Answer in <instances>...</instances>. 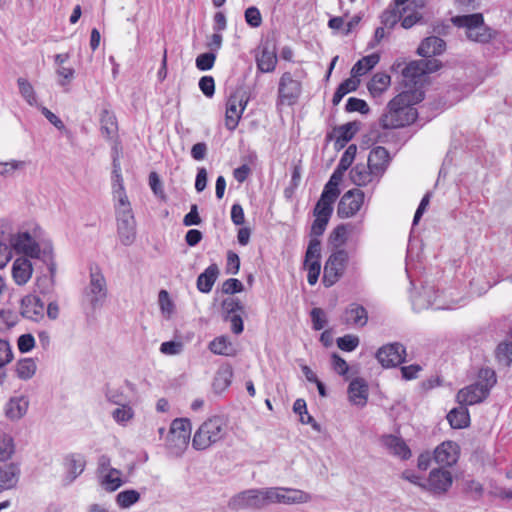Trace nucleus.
Returning a JSON list of instances; mask_svg holds the SVG:
<instances>
[{
	"label": "nucleus",
	"mask_w": 512,
	"mask_h": 512,
	"mask_svg": "<svg viewBox=\"0 0 512 512\" xmlns=\"http://www.w3.org/2000/svg\"><path fill=\"white\" fill-rule=\"evenodd\" d=\"M425 93L421 88L406 89L395 96L387 105V112L379 119L382 129H395L408 126L418 117L414 107L424 99Z\"/></svg>",
	"instance_id": "obj_1"
},
{
	"label": "nucleus",
	"mask_w": 512,
	"mask_h": 512,
	"mask_svg": "<svg viewBox=\"0 0 512 512\" xmlns=\"http://www.w3.org/2000/svg\"><path fill=\"white\" fill-rule=\"evenodd\" d=\"M226 434V421L221 416H213L204 421L196 430L192 447L201 451L222 440Z\"/></svg>",
	"instance_id": "obj_2"
},
{
	"label": "nucleus",
	"mask_w": 512,
	"mask_h": 512,
	"mask_svg": "<svg viewBox=\"0 0 512 512\" xmlns=\"http://www.w3.org/2000/svg\"><path fill=\"white\" fill-rule=\"evenodd\" d=\"M8 245L10 246L11 253L14 251L17 254H22L26 258L44 260L43 252L50 250L54 254L53 245L51 242L40 244L30 235L29 232H19L17 234H9L5 237Z\"/></svg>",
	"instance_id": "obj_3"
},
{
	"label": "nucleus",
	"mask_w": 512,
	"mask_h": 512,
	"mask_svg": "<svg viewBox=\"0 0 512 512\" xmlns=\"http://www.w3.org/2000/svg\"><path fill=\"white\" fill-rule=\"evenodd\" d=\"M267 488L247 489L232 496L228 501V507L233 511L244 509H261L269 504L266 498Z\"/></svg>",
	"instance_id": "obj_4"
},
{
	"label": "nucleus",
	"mask_w": 512,
	"mask_h": 512,
	"mask_svg": "<svg viewBox=\"0 0 512 512\" xmlns=\"http://www.w3.org/2000/svg\"><path fill=\"white\" fill-rule=\"evenodd\" d=\"M442 63L437 59H420L410 61L402 70L405 86L413 85L409 89L417 88L416 85L421 81V77L438 71Z\"/></svg>",
	"instance_id": "obj_5"
},
{
	"label": "nucleus",
	"mask_w": 512,
	"mask_h": 512,
	"mask_svg": "<svg viewBox=\"0 0 512 512\" xmlns=\"http://www.w3.org/2000/svg\"><path fill=\"white\" fill-rule=\"evenodd\" d=\"M349 256L346 250L339 249L328 257L324 265L322 283L329 288L343 276Z\"/></svg>",
	"instance_id": "obj_6"
},
{
	"label": "nucleus",
	"mask_w": 512,
	"mask_h": 512,
	"mask_svg": "<svg viewBox=\"0 0 512 512\" xmlns=\"http://www.w3.org/2000/svg\"><path fill=\"white\" fill-rule=\"evenodd\" d=\"M107 284L101 270L96 267L90 270L89 286L85 289V296L93 310L103 306L107 298Z\"/></svg>",
	"instance_id": "obj_7"
},
{
	"label": "nucleus",
	"mask_w": 512,
	"mask_h": 512,
	"mask_svg": "<svg viewBox=\"0 0 512 512\" xmlns=\"http://www.w3.org/2000/svg\"><path fill=\"white\" fill-rule=\"evenodd\" d=\"M302 93V84L293 78L290 72H284L278 84L277 106H292L297 103Z\"/></svg>",
	"instance_id": "obj_8"
},
{
	"label": "nucleus",
	"mask_w": 512,
	"mask_h": 512,
	"mask_svg": "<svg viewBox=\"0 0 512 512\" xmlns=\"http://www.w3.org/2000/svg\"><path fill=\"white\" fill-rule=\"evenodd\" d=\"M266 498L270 503L301 504L311 500V495L303 490L285 487L267 488Z\"/></svg>",
	"instance_id": "obj_9"
},
{
	"label": "nucleus",
	"mask_w": 512,
	"mask_h": 512,
	"mask_svg": "<svg viewBox=\"0 0 512 512\" xmlns=\"http://www.w3.org/2000/svg\"><path fill=\"white\" fill-rule=\"evenodd\" d=\"M406 347L400 342L381 346L375 357L383 368H394L406 361Z\"/></svg>",
	"instance_id": "obj_10"
},
{
	"label": "nucleus",
	"mask_w": 512,
	"mask_h": 512,
	"mask_svg": "<svg viewBox=\"0 0 512 512\" xmlns=\"http://www.w3.org/2000/svg\"><path fill=\"white\" fill-rule=\"evenodd\" d=\"M321 241L320 239H310L304 259V268L307 270V281L310 285H315L321 272Z\"/></svg>",
	"instance_id": "obj_11"
},
{
	"label": "nucleus",
	"mask_w": 512,
	"mask_h": 512,
	"mask_svg": "<svg viewBox=\"0 0 512 512\" xmlns=\"http://www.w3.org/2000/svg\"><path fill=\"white\" fill-rule=\"evenodd\" d=\"M248 103V98L244 99V93L237 90L233 92L226 103L225 126L229 131H233L238 126L242 113Z\"/></svg>",
	"instance_id": "obj_12"
},
{
	"label": "nucleus",
	"mask_w": 512,
	"mask_h": 512,
	"mask_svg": "<svg viewBox=\"0 0 512 512\" xmlns=\"http://www.w3.org/2000/svg\"><path fill=\"white\" fill-rule=\"evenodd\" d=\"M192 431V424L188 418H176L170 426V445L178 452H183L189 444Z\"/></svg>",
	"instance_id": "obj_13"
},
{
	"label": "nucleus",
	"mask_w": 512,
	"mask_h": 512,
	"mask_svg": "<svg viewBox=\"0 0 512 512\" xmlns=\"http://www.w3.org/2000/svg\"><path fill=\"white\" fill-rule=\"evenodd\" d=\"M364 197V192L357 188L345 192L338 203V217L345 219L354 216L361 209Z\"/></svg>",
	"instance_id": "obj_14"
},
{
	"label": "nucleus",
	"mask_w": 512,
	"mask_h": 512,
	"mask_svg": "<svg viewBox=\"0 0 512 512\" xmlns=\"http://www.w3.org/2000/svg\"><path fill=\"white\" fill-rule=\"evenodd\" d=\"M117 234L124 246H130L136 239V220L132 211H117Z\"/></svg>",
	"instance_id": "obj_15"
},
{
	"label": "nucleus",
	"mask_w": 512,
	"mask_h": 512,
	"mask_svg": "<svg viewBox=\"0 0 512 512\" xmlns=\"http://www.w3.org/2000/svg\"><path fill=\"white\" fill-rule=\"evenodd\" d=\"M43 254L44 260L42 262L47 266L49 275L38 277L36 286L40 294L48 296L54 291L57 264L55 261V255L51 254L50 250L44 251Z\"/></svg>",
	"instance_id": "obj_16"
},
{
	"label": "nucleus",
	"mask_w": 512,
	"mask_h": 512,
	"mask_svg": "<svg viewBox=\"0 0 512 512\" xmlns=\"http://www.w3.org/2000/svg\"><path fill=\"white\" fill-rule=\"evenodd\" d=\"M360 128V121H351L343 125L336 126L332 132L327 133L326 141L329 142L335 140V148L340 150L354 138L355 134L360 130Z\"/></svg>",
	"instance_id": "obj_17"
},
{
	"label": "nucleus",
	"mask_w": 512,
	"mask_h": 512,
	"mask_svg": "<svg viewBox=\"0 0 512 512\" xmlns=\"http://www.w3.org/2000/svg\"><path fill=\"white\" fill-rule=\"evenodd\" d=\"M20 313L28 320L39 322L45 315V303L36 294L25 295L20 302Z\"/></svg>",
	"instance_id": "obj_18"
},
{
	"label": "nucleus",
	"mask_w": 512,
	"mask_h": 512,
	"mask_svg": "<svg viewBox=\"0 0 512 512\" xmlns=\"http://www.w3.org/2000/svg\"><path fill=\"white\" fill-rule=\"evenodd\" d=\"M490 392L487 388H482L480 383H473L460 389L456 395V401L462 406H472L483 402Z\"/></svg>",
	"instance_id": "obj_19"
},
{
	"label": "nucleus",
	"mask_w": 512,
	"mask_h": 512,
	"mask_svg": "<svg viewBox=\"0 0 512 512\" xmlns=\"http://www.w3.org/2000/svg\"><path fill=\"white\" fill-rule=\"evenodd\" d=\"M21 475L19 462H0V493L17 486Z\"/></svg>",
	"instance_id": "obj_20"
},
{
	"label": "nucleus",
	"mask_w": 512,
	"mask_h": 512,
	"mask_svg": "<svg viewBox=\"0 0 512 512\" xmlns=\"http://www.w3.org/2000/svg\"><path fill=\"white\" fill-rule=\"evenodd\" d=\"M452 482L453 479L450 471L442 468L432 469L428 477L426 489L434 494H443L448 491Z\"/></svg>",
	"instance_id": "obj_21"
},
{
	"label": "nucleus",
	"mask_w": 512,
	"mask_h": 512,
	"mask_svg": "<svg viewBox=\"0 0 512 512\" xmlns=\"http://www.w3.org/2000/svg\"><path fill=\"white\" fill-rule=\"evenodd\" d=\"M257 69L262 73H270L275 70L277 64L276 46L269 40L261 45V53L256 57Z\"/></svg>",
	"instance_id": "obj_22"
},
{
	"label": "nucleus",
	"mask_w": 512,
	"mask_h": 512,
	"mask_svg": "<svg viewBox=\"0 0 512 512\" xmlns=\"http://www.w3.org/2000/svg\"><path fill=\"white\" fill-rule=\"evenodd\" d=\"M459 445L453 441H445L434 450L433 458L441 465L452 466L458 460Z\"/></svg>",
	"instance_id": "obj_23"
},
{
	"label": "nucleus",
	"mask_w": 512,
	"mask_h": 512,
	"mask_svg": "<svg viewBox=\"0 0 512 512\" xmlns=\"http://www.w3.org/2000/svg\"><path fill=\"white\" fill-rule=\"evenodd\" d=\"M382 445L387 448L391 454L402 460H408L412 453L405 441L396 435L386 434L381 437Z\"/></svg>",
	"instance_id": "obj_24"
},
{
	"label": "nucleus",
	"mask_w": 512,
	"mask_h": 512,
	"mask_svg": "<svg viewBox=\"0 0 512 512\" xmlns=\"http://www.w3.org/2000/svg\"><path fill=\"white\" fill-rule=\"evenodd\" d=\"M446 48L445 41L437 36L425 38L417 48V54L425 59H435L434 56L440 55Z\"/></svg>",
	"instance_id": "obj_25"
},
{
	"label": "nucleus",
	"mask_w": 512,
	"mask_h": 512,
	"mask_svg": "<svg viewBox=\"0 0 512 512\" xmlns=\"http://www.w3.org/2000/svg\"><path fill=\"white\" fill-rule=\"evenodd\" d=\"M29 407V400L25 396H13L4 405L5 416L11 421L20 420Z\"/></svg>",
	"instance_id": "obj_26"
},
{
	"label": "nucleus",
	"mask_w": 512,
	"mask_h": 512,
	"mask_svg": "<svg viewBox=\"0 0 512 512\" xmlns=\"http://www.w3.org/2000/svg\"><path fill=\"white\" fill-rule=\"evenodd\" d=\"M349 400L360 407L366 405L368 400V384L360 377L353 379L348 386Z\"/></svg>",
	"instance_id": "obj_27"
},
{
	"label": "nucleus",
	"mask_w": 512,
	"mask_h": 512,
	"mask_svg": "<svg viewBox=\"0 0 512 512\" xmlns=\"http://www.w3.org/2000/svg\"><path fill=\"white\" fill-rule=\"evenodd\" d=\"M33 272V266L31 261L26 257H18L12 265V277L16 284H26Z\"/></svg>",
	"instance_id": "obj_28"
},
{
	"label": "nucleus",
	"mask_w": 512,
	"mask_h": 512,
	"mask_svg": "<svg viewBox=\"0 0 512 512\" xmlns=\"http://www.w3.org/2000/svg\"><path fill=\"white\" fill-rule=\"evenodd\" d=\"M390 161V155L385 147L373 148L368 156V168L378 174L384 173Z\"/></svg>",
	"instance_id": "obj_29"
},
{
	"label": "nucleus",
	"mask_w": 512,
	"mask_h": 512,
	"mask_svg": "<svg viewBox=\"0 0 512 512\" xmlns=\"http://www.w3.org/2000/svg\"><path fill=\"white\" fill-rule=\"evenodd\" d=\"M451 22L457 28H464L465 36L468 33L471 35V32H473L475 29H479V26L485 23L482 13L457 15L451 18Z\"/></svg>",
	"instance_id": "obj_30"
},
{
	"label": "nucleus",
	"mask_w": 512,
	"mask_h": 512,
	"mask_svg": "<svg viewBox=\"0 0 512 512\" xmlns=\"http://www.w3.org/2000/svg\"><path fill=\"white\" fill-rule=\"evenodd\" d=\"M368 321L366 308L358 303H351L344 312V322L348 325L364 327Z\"/></svg>",
	"instance_id": "obj_31"
},
{
	"label": "nucleus",
	"mask_w": 512,
	"mask_h": 512,
	"mask_svg": "<svg viewBox=\"0 0 512 512\" xmlns=\"http://www.w3.org/2000/svg\"><path fill=\"white\" fill-rule=\"evenodd\" d=\"M219 275L217 264L213 263L208 266L197 278V289L202 293H209Z\"/></svg>",
	"instance_id": "obj_32"
},
{
	"label": "nucleus",
	"mask_w": 512,
	"mask_h": 512,
	"mask_svg": "<svg viewBox=\"0 0 512 512\" xmlns=\"http://www.w3.org/2000/svg\"><path fill=\"white\" fill-rule=\"evenodd\" d=\"M85 459L80 454H69L65 457V466L67 469V476L69 483L73 482L85 468Z\"/></svg>",
	"instance_id": "obj_33"
},
{
	"label": "nucleus",
	"mask_w": 512,
	"mask_h": 512,
	"mask_svg": "<svg viewBox=\"0 0 512 512\" xmlns=\"http://www.w3.org/2000/svg\"><path fill=\"white\" fill-rule=\"evenodd\" d=\"M446 418L453 429H463L470 425V414L466 406L453 408Z\"/></svg>",
	"instance_id": "obj_34"
},
{
	"label": "nucleus",
	"mask_w": 512,
	"mask_h": 512,
	"mask_svg": "<svg viewBox=\"0 0 512 512\" xmlns=\"http://www.w3.org/2000/svg\"><path fill=\"white\" fill-rule=\"evenodd\" d=\"M233 378V368L230 364H224L217 370L213 381L214 390L222 392L227 389Z\"/></svg>",
	"instance_id": "obj_35"
},
{
	"label": "nucleus",
	"mask_w": 512,
	"mask_h": 512,
	"mask_svg": "<svg viewBox=\"0 0 512 512\" xmlns=\"http://www.w3.org/2000/svg\"><path fill=\"white\" fill-rule=\"evenodd\" d=\"M379 60L380 56L377 53L364 56L353 65L351 69L352 77L357 78L366 74L378 64Z\"/></svg>",
	"instance_id": "obj_36"
},
{
	"label": "nucleus",
	"mask_w": 512,
	"mask_h": 512,
	"mask_svg": "<svg viewBox=\"0 0 512 512\" xmlns=\"http://www.w3.org/2000/svg\"><path fill=\"white\" fill-rule=\"evenodd\" d=\"M391 82L390 76L385 72H378L373 75L372 79L367 84V88L373 97L380 96Z\"/></svg>",
	"instance_id": "obj_37"
},
{
	"label": "nucleus",
	"mask_w": 512,
	"mask_h": 512,
	"mask_svg": "<svg viewBox=\"0 0 512 512\" xmlns=\"http://www.w3.org/2000/svg\"><path fill=\"white\" fill-rule=\"evenodd\" d=\"M372 174H378L376 171H371L368 165L357 164L349 173L350 180L357 186H365L372 181Z\"/></svg>",
	"instance_id": "obj_38"
},
{
	"label": "nucleus",
	"mask_w": 512,
	"mask_h": 512,
	"mask_svg": "<svg viewBox=\"0 0 512 512\" xmlns=\"http://www.w3.org/2000/svg\"><path fill=\"white\" fill-rule=\"evenodd\" d=\"M209 350L216 355L235 356L236 350L227 336H219L209 343Z\"/></svg>",
	"instance_id": "obj_39"
},
{
	"label": "nucleus",
	"mask_w": 512,
	"mask_h": 512,
	"mask_svg": "<svg viewBox=\"0 0 512 512\" xmlns=\"http://www.w3.org/2000/svg\"><path fill=\"white\" fill-rule=\"evenodd\" d=\"M101 132L107 138H111L117 132V119L113 112L103 109L100 114Z\"/></svg>",
	"instance_id": "obj_40"
},
{
	"label": "nucleus",
	"mask_w": 512,
	"mask_h": 512,
	"mask_svg": "<svg viewBox=\"0 0 512 512\" xmlns=\"http://www.w3.org/2000/svg\"><path fill=\"white\" fill-rule=\"evenodd\" d=\"M359 83L360 81L354 77L347 78L340 83L333 95L332 104L337 106L345 95L357 90Z\"/></svg>",
	"instance_id": "obj_41"
},
{
	"label": "nucleus",
	"mask_w": 512,
	"mask_h": 512,
	"mask_svg": "<svg viewBox=\"0 0 512 512\" xmlns=\"http://www.w3.org/2000/svg\"><path fill=\"white\" fill-rule=\"evenodd\" d=\"M37 366L33 358H22L16 364V374L21 380L31 379L36 372Z\"/></svg>",
	"instance_id": "obj_42"
},
{
	"label": "nucleus",
	"mask_w": 512,
	"mask_h": 512,
	"mask_svg": "<svg viewBox=\"0 0 512 512\" xmlns=\"http://www.w3.org/2000/svg\"><path fill=\"white\" fill-rule=\"evenodd\" d=\"M496 32L488 27L485 23L479 26V29H475L466 35V38L472 42L480 43V44H488L495 36Z\"/></svg>",
	"instance_id": "obj_43"
},
{
	"label": "nucleus",
	"mask_w": 512,
	"mask_h": 512,
	"mask_svg": "<svg viewBox=\"0 0 512 512\" xmlns=\"http://www.w3.org/2000/svg\"><path fill=\"white\" fill-rule=\"evenodd\" d=\"M15 454V443L12 436L8 434L0 435V462H13L12 456Z\"/></svg>",
	"instance_id": "obj_44"
},
{
	"label": "nucleus",
	"mask_w": 512,
	"mask_h": 512,
	"mask_svg": "<svg viewBox=\"0 0 512 512\" xmlns=\"http://www.w3.org/2000/svg\"><path fill=\"white\" fill-rule=\"evenodd\" d=\"M140 500V493L134 489H127L119 492L116 496V503L122 509L130 508Z\"/></svg>",
	"instance_id": "obj_45"
},
{
	"label": "nucleus",
	"mask_w": 512,
	"mask_h": 512,
	"mask_svg": "<svg viewBox=\"0 0 512 512\" xmlns=\"http://www.w3.org/2000/svg\"><path fill=\"white\" fill-rule=\"evenodd\" d=\"M495 354L499 363L510 366L512 364V342L504 341L499 343Z\"/></svg>",
	"instance_id": "obj_46"
},
{
	"label": "nucleus",
	"mask_w": 512,
	"mask_h": 512,
	"mask_svg": "<svg viewBox=\"0 0 512 512\" xmlns=\"http://www.w3.org/2000/svg\"><path fill=\"white\" fill-rule=\"evenodd\" d=\"M104 394L108 402L115 405H123L128 403V397L121 388H111L109 384L104 387Z\"/></svg>",
	"instance_id": "obj_47"
},
{
	"label": "nucleus",
	"mask_w": 512,
	"mask_h": 512,
	"mask_svg": "<svg viewBox=\"0 0 512 512\" xmlns=\"http://www.w3.org/2000/svg\"><path fill=\"white\" fill-rule=\"evenodd\" d=\"M119 475V470H117L116 468H110L108 474L105 475L102 480V485L105 487V490L113 492L122 485L123 482Z\"/></svg>",
	"instance_id": "obj_48"
},
{
	"label": "nucleus",
	"mask_w": 512,
	"mask_h": 512,
	"mask_svg": "<svg viewBox=\"0 0 512 512\" xmlns=\"http://www.w3.org/2000/svg\"><path fill=\"white\" fill-rule=\"evenodd\" d=\"M477 383L482 385V388H487L490 392L491 388L496 384V373L490 368H481L478 372Z\"/></svg>",
	"instance_id": "obj_49"
},
{
	"label": "nucleus",
	"mask_w": 512,
	"mask_h": 512,
	"mask_svg": "<svg viewBox=\"0 0 512 512\" xmlns=\"http://www.w3.org/2000/svg\"><path fill=\"white\" fill-rule=\"evenodd\" d=\"M222 308L224 310V321H227L230 316L237 311H243L244 305L238 298H226L222 301Z\"/></svg>",
	"instance_id": "obj_50"
},
{
	"label": "nucleus",
	"mask_w": 512,
	"mask_h": 512,
	"mask_svg": "<svg viewBox=\"0 0 512 512\" xmlns=\"http://www.w3.org/2000/svg\"><path fill=\"white\" fill-rule=\"evenodd\" d=\"M348 238V230L346 224H339L337 225L329 236V241L334 246H341L344 245Z\"/></svg>",
	"instance_id": "obj_51"
},
{
	"label": "nucleus",
	"mask_w": 512,
	"mask_h": 512,
	"mask_svg": "<svg viewBox=\"0 0 512 512\" xmlns=\"http://www.w3.org/2000/svg\"><path fill=\"white\" fill-rule=\"evenodd\" d=\"M398 6L384 10L380 16V21L383 26L390 29L394 28L397 22L401 19V13L397 10Z\"/></svg>",
	"instance_id": "obj_52"
},
{
	"label": "nucleus",
	"mask_w": 512,
	"mask_h": 512,
	"mask_svg": "<svg viewBox=\"0 0 512 512\" xmlns=\"http://www.w3.org/2000/svg\"><path fill=\"white\" fill-rule=\"evenodd\" d=\"M315 217L311 229H310V239H319L326 230V227L330 221V218L313 215Z\"/></svg>",
	"instance_id": "obj_53"
},
{
	"label": "nucleus",
	"mask_w": 512,
	"mask_h": 512,
	"mask_svg": "<svg viewBox=\"0 0 512 512\" xmlns=\"http://www.w3.org/2000/svg\"><path fill=\"white\" fill-rule=\"evenodd\" d=\"M19 91L23 98L27 101L29 105H34L36 103V96L32 85L28 80L24 78H19L17 80Z\"/></svg>",
	"instance_id": "obj_54"
},
{
	"label": "nucleus",
	"mask_w": 512,
	"mask_h": 512,
	"mask_svg": "<svg viewBox=\"0 0 512 512\" xmlns=\"http://www.w3.org/2000/svg\"><path fill=\"white\" fill-rule=\"evenodd\" d=\"M119 407L116 408L113 413H112V416H113V419L119 423V424H123V423H126L127 421H129L130 419L133 418L134 416V411L133 409L129 406L128 403L126 404H123V405H118Z\"/></svg>",
	"instance_id": "obj_55"
},
{
	"label": "nucleus",
	"mask_w": 512,
	"mask_h": 512,
	"mask_svg": "<svg viewBox=\"0 0 512 512\" xmlns=\"http://www.w3.org/2000/svg\"><path fill=\"white\" fill-rule=\"evenodd\" d=\"M345 110L347 112H359L361 114H368L370 108L365 100L356 97H350L346 102Z\"/></svg>",
	"instance_id": "obj_56"
},
{
	"label": "nucleus",
	"mask_w": 512,
	"mask_h": 512,
	"mask_svg": "<svg viewBox=\"0 0 512 512\" xmlns=\"http://www.w3.org/2000/svg\"><path fill=\"white\" fill-rule=\"evenodd\" d=\"M217 54L213 52L202 53L197 56L195 64L200 71H208L212 69L216 60Z\"/></svg>",
	"instance_id": "obj_57"
},
{
	"label": "nucleus",
	"mask_w": 512,
	"mask_h": 512,
	"mask_svg": "<svg viewBox=\"0 0 512 512\" xmlns=\"http://www.w3.org/2000/svg\"><path fill=\"white\" fill-rule=\"evenodd\" d=\"M339 349L345 352L354 351L359 345L358 336L347 334L342 337H339L336 341Z\"/></svg>",
	"instance_id": "obj_58"
},
{
	"label": "nucleus",
	"mask_w": 512,
	"mask_h": 512,
	"mask_svg": "<svg viewBox=\"0 0 512 512\" xmlns=\"http://www.w3.org/2000/svg\"><path fill=\"white\" fill-rule=\"evenodd\" d=\"M334 210V203L320 197L313 209V215L331 218Z\"/></svg>",
	"instance_id": "obj_59"
},
{
	"label": "nucleus",
	"mask_w": 512,
	"mask_h": 512,
	"mask_svg": "<svg viewBox=\"0 0 512 512\" xmlns=\"http://www.w3.org/2000/svg\"><path fill=\"white\" fill-rule=\"evenodd\" d=\"M312 328L315 331L322 330L327 324V317L323 309L313 308L310 312Z\"/></svg>",
	"instance_id": "obj_60"
},
{
	"label": "nucleus",
	"mask_w": 512,
	"mask_h": 512,
	"mask_svg": "<svg viewBox=\"0 0 512 512\" xmlns=\"http://www.w3.org/2000/svg\"><path fill=\"white\" fill-rule=\"evenodd\" d=\"M246 23L252 27L257 28L262 24V16L260 10L255 6H250L244 13Z\"/></svg>",
	"instance_id": "obj_61"
},
{
	"label": "nucleus",
	"mask_w": 512,
	"mask_h": 512,
	"mask_svg": "<svg viewBox=\"0 0 512 512\" xmlns=\"http://www.w3.org/2000/svg\"><path fill=\"white\" fill-rule=\"evenodd\" d=\"M13 351L7 340L0 339V369L4 368L13 360Z\"/></svg>",
	"instance_id": "obj_62"
},
{
	"label": "nucleus",
	"mask_w": 512,
	"mask_h": 512,
	"mask_svg": "<svg viewBox=\"0 0 512 512\" xmlns=\"http://www.w3.org/2000/svg\"><path fill=\"white\" fill-rule=\"evenodd\" d=\"M35 338L30 333L22 334L17 339V347L21 353H28L35 347Z\"/></svg>",
	"instance_id": "obj_63"
},
{
	"label": "nucleus",
	"mask_w": 512,
	"mask_h": 512,
	"mask_svg": "<svg viewBox=\"0 0 512 512\" xmlns=\"http://www.w3.org/2000/svg\"><path fill=\"white\" fill-rule=\"evenodd\" d=\"M199 88L201 92L207 97L212 98L215 94V81L212 76H202L199 80Z\"/></svg>",
	"instance_id": "obj_64"
}]
</instances>
